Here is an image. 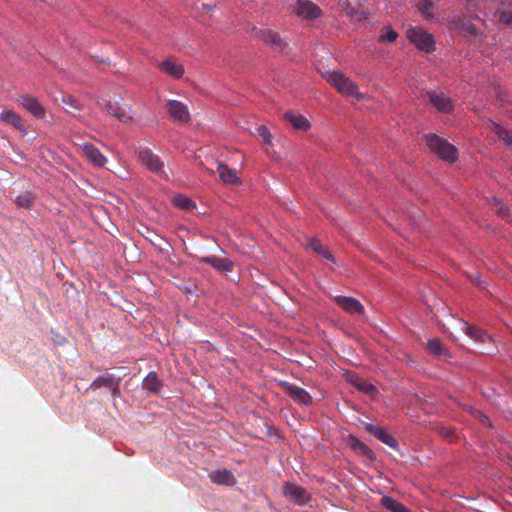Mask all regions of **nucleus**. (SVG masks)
<instances>
[{
	"instance_id": "obj_23",
	"label": "nucleus",
	"mask_w": 512,
	"mask_h": 512,
	"mask_svg": "<svg viewBox=\"0 0 512 512\" xmlns=\"http://www.w3.org/2000/svg\"><path fill=\"white\" fill-rule=\"evenodd\" d=\"M61 103L66 106L64 108L65 111L74 117H78L76 112H79L83 109V105L80 103V101L70 94H62Z\"/></svg>"
},
{
	"instance_id": "obj_16",
	"label": "nucleus",
	"mask_w": 512,
	"mask_h": 512,
	"mask_svg": "<svg viewBox=\"0 0 512 512\" xmlns=\"http://www.w3.org/2000/svg\"><path fill=\"white\" fill-rule=\"evenodd\" d=\"M209 478L217 485L234 486L236 484L235 476L227 469L213 470L209 473Z\"/></svg>"
},
{
	"instance_id": "obj_12",
	"label": "nucleus",
	"mask_w": 512,
	"mask_h": 512,
	"mask_svg": "<svg viewBox=\"0 0 512 512\" xmlns=\"http://www.w3.org/2000/svg\"><path fill=\"white\" fill-rule=\"evenodd\" d=\"M166 108L169 115L180 123H185L189 120L190 114L185 104L177 100H169L166 103Z\"/></svg>"
},
{
	"instance_id": "obj_19",
	"label": "nucleus",
	"mask_w": 512,
	"mask_h": 512,
	"mask_svg": "<svg viewBox=\"0 0 512 512\" xmlns=\"http://www.w3.org/2000/svg\"><path fill=\"white\" fill-rule=\"evenodd\" d=\"M203 263H207L211 265L213 268H215L218 271L222 272H230L232 271L233 265L232 262L227 258H219L216 256H208L203 257L200 260Z\"/></svg>"
},
{
	"instance_id": "obj_2",
	"label": "nucleus",
	"mask_w": 512,
	"mask_h": 512,
	"mask_svg": "<svg viewBox=\"0 0 512 512\" xmlns=\"http://www.w3.org/2000/svg\"><path fill=\"white\" fill-rule=\"evenodd\" d=\"M426 144L429 149L437 154L441 159L454 162L457 160V150L450 143L444 141L437 135H426Z\"/></svg>"
},
{
	"instance_id": "obj_26",
	"label": "nucleus",
	"mask_w": 512,
	"mask_h": 512,
	"mask_svg": "<svg viewBox=\"0 0 512 512\" xmlns=\"http://www.w3.org/2000/svg\"><path fill=\"white\" fill-rule=\"evenodd\" d=\"M308 247L322 258L335 263V258L332 252L328 248L322 246L318 239H311L308 243Z\"/></svg>"
},
{
	"instance_id": "obj_1",
	"label": "nucleus",
	"mask_w": 512,
	"mask_h": 512,
	"mask_svg": "<svg viewBox=\"0 0 512 512\" xmlns=\"http://www.w3.org/2000/svg\"><path fill=\"white\" fill-rule=\"evenodd\" d=\"M326 78L329 84L342 95L355 98L359 101L365 99L364 94L359 92L357 84L343 73L338 71L329 72Z\"/></svg>"
},
{
	"instance_id": "obj_14",
	"label": "nucleus",
	"mask_w": 512,
	"mask_h": 512,
	"mask_svg": "<svg viewBox=\"0 0 512 512\" xmlns=\"http://www.w3.org/2000/svg\"><path fill=\"white\" fill-rule=\"evenodd\" d=\"M366 431L374 435L377 439H379L384 444L388 445L393 449H398V441L397 439L389 434L384 428L375 426L373 424H367L365 427Z\"/></svg>"
},
{
	"instance_id": "obj_9",
	"label": "nucleus",
	"mask_w": 512,
	"mask_h": 512,
	"mask_svg": "<svg viewBox=\"0 0 512 512\" xmlns=\"http://www.w3.org/2000/svg\"><path fill=\"white\" fill-rule=\"evenodd\" d=\"M283 494L298 505H303L310 500L309 494L303 487L291 482L284 484Z\"/></svg>"
},
{
	"instance_id": "obj_35",
	"label": "nucleus",
	"mask_w": 512,
	"mask_h": 512,
	"mask_svg": "<svg viewBox=\"0 0 512 512\" xmlns=\"http://www.w3.org/2000/svg\"><path fill=\"white\" fill-rule=\"evenodd\" d=\"M174 203L177 207L187 211L192 210L196 207V204L192 199L182 195L175 196Z\"/></svg>"
},
{
	"instance_id": "obj_44",
	"label": "nucleus",
	"mask_w": 512,
	"mask_h": 512,
	"mask_svg": "<svg viewBox=\"0 0 512 512\" xmlns=\"http://www.w3.org/2000/svg\"><path fill=\"white\" fill-rule=\"evenodd\" d=\"M445 430V436L450 437L452 435V431L444 429Z\"/></svg>"
},
{
	"instance_id": "obj_32",
	"label": "nucleus",
	"mask_w": 512,
	"mask_h": 512,
	"mask_svg": "<svg viewBox=\"0 0 512 512\" xmlns=\"http://www.w3.org/2000/svg\"><path fill=\"white\" fill-rule=\"evenodd\" d=\"M427 349L429 350L430 353H432L436 356H441V355L447 354L446 348L443 346V344L437 338L430 339L428 341Z\"/></svg>"
},
{
	"instance_id": "obj_18",
	"label": "nucleus",
	"mask_w": 512,
	"mask_h": 512,
	"mask_svg": "<svg viewBox=\"0 0 512 512\" xmlns=\"http://www.w3.org/2000/svg\"><path fill=\"white\" fill-rule=\"evenodd\" d=\"M217 171L219 174V178L225 184L229 185H240L241 180L238 177V171L235 168H229L224 163H220L217 166Z\"/></svg>"
},
{
	"instance_id": "obj_11",
	"label": "nucleus",
	"mask_w": 512,
	"mask_h": 512,
	"mask_svg": "<svg viewBox=\"0 0 512 512\" xmlns=\"http://www.w3.org/2000/svg\"><path fill=\"white\" fill-rule=\"evenodd\" d=\"M427 97L430 103L440 112L449 113L453 110L454 104L450 97L442 92L430 91L427 92Z\"/></svg>"
},
{
	"instance_id": "obj_7",
	"label": "nucleus",
	"mask_w": 512,
	"mask_h": 512,
	"mask_svg": "<svg viewBox=\"0 0 512 512\" xmlns=\"http://www.w3.org/2000/svg\"><path fill=\"white\" fill-rule=\"evenodd\" d=\"M280 386L293 401L306 406L312 403V397L305 389L286 381L281 382Z\"/></svg>"
},
{
	"instance_id": "obj_20",
	"label": "nucleus",
	"mask_w": 512,
	"mask_h": 512,
	"mask_svg": "<svg viewBox=\"0 0 512 512\" xmlns=\"http://www.w3.org/2000/svg\"><path fill=\"white\" fill-rule=\"evenodd\" d=\"M159 67L163 72L173 78H181L184 74V67L172 59H166L162 61L159 64Z\"/></svg>"
},
{
	"instance_id": "obj_28",
	"label": "nucleus",
	"mask_w": 512,
	"mask_h": 512,
	"mask_svg": "<svg viewBox=\"0 0 512 512\" xmlns=\"http://www.w3.org/2000/svg\"><path fill=\"white\" fill-rule=\"evenodd\" d=\"M354 378L355 379H351V382L359 391L365 392L370 395H373L377 392V388L373 384L363 380L356 374L354 375Z\"/></svg>"
},
{
	"instance_id": "obj_33",
	"label": "nucleus",
	"mask_w": 512,
	"mask_h": 512,
	"mask_svg": "<svg viewBox=\"0 0 512 512\" xmlns=\"http://www.w3.org/2000/svg\"><path fill=\"white\" fill-rule=\"evenodd\" d=\"M345 14L353 22H362L367 19V15L364 10L356 8L352 5L345 11Z\"/></svg>"
},
{
	"instance_id": "obj_38",
	"label": "nucleus",
	"mask_w": 512,
	"mask_h": 512,
	"mask_svg": "<svg viewBox=\"0 0 512 512\" xmlns=\"http://www.w3.org/2000/svg\"><path fill=\"white\" fill-rule=\"evenodd\" d=\"M398 34L393 29L389 28L385 34H381L379 36L380 42H389L393 43L397 40Z\"/></svg>"
},
{
	"instance_id": "obj_24",
	"label": "nucleus",
	"mask_w": 512,
	"mask_h": 512,
	"mask_svg": "<svg viewBox=\"0 0 512 512\" xmlns=\"http://www.w3.org/2000/svg\"><path fill=\"white\" fill-rule=\"evenodd\" d=\"M142 386H143V389H146V390L152 392L155 395H159L160 394L159 390L163 386V383L158 378L157 373L154 372V371H151L144 378Z\"/></svg>"
},
{
	"instance_id": "obj_42",
	"label": "nucleus",
	"mask_w": 512,
	"mask_h": 512,
	"mask_svg": "<svg viewBox=\"0 0 512 512\" xmlns=\"http://www.w3.org/2000/svg\"><path fill=\"white\" fill-rule=\"evenodd\" d=\"M476 416L480 419V421L483 423V424H488L489 423V419L486 415H484L481 411H477L476 412Z\"/></svg>"
},
{
	"instance_id": "obj_41",
	"label": "nucleus",
	"mask_w": 512,
	"mask_h": 512,
	"mask_svg": "<svg viewBox=\"0 0 512 512\" xmlns=\"http://www.w3.org/2000/svg\"><path fill=\"white\" fill-rule=\"evenodd\" d=\"M119 385H120V382H116L115 386H112L109 388L113 398H116L120 394Z\"/></svg>"
},
{
	"instance_id": "obj_29",
	"label": "nucleus",
	"mask_w": 512,
	"mask_h": 512,
	"mask_svg": "<svg viewBox=\"0 0 512 512\" xmlns=\"http://www.w3.org/2000/svg\"><path fill=\"white\" fill-rule=\"evenodd\" d=\"M492 201L495 213L502 217L503 219L507 220L508 222H511L512 214L510 212V209L507 206H505L498 198L494 197Z\"/></svg>"
},
{
	"instance_id": "obj_22",
	"label": "nucleus",
	"mask_w": 512,
	"mask_h": 512,
	"mask_svg": "<svg viewBox=\"0 0 512 512\" xmlns=\"http://www.w3.org/2000/svg\"><path fill=\"white\" fill-rule=\"evenodd\" d=\"M284 119L288 121L293 126V128L297 130L307 131L310 129L311 126L307 118L301 114L286 112L284 114Z\"/></svg>"
},
{
	"instance_id": "obj_34",
	"label": "nucleus",
	"mask_w": 512,
	"mask_h": 512,
	"mask_svg": "<svg viewBox=\"0 0 512 512\" xmlns=\"http://www.w3.org/2000/svg\"><path fill=\"white\" fill-rule=\"evenodd\" d=\"M34 201V197L31 192L24 191L15 197V203L23 208H30Z\"/></svg>"
},
{
	"instance_id": "obj_5",
	"label": "nucleus",
	"mask_w": 512,
	"mask_h": 512,
	"mask_svg": "<svg viewBox=\"0 0 512 512\" xmlns=\"http://www.w3.org/2000/svg\"><path fill=\"white\" fill-rule=\"evenodd\" d=\"M293 11L306 20H314L322 15L320 7L310 0H297Z\"/></svg>"
},
{
	"instance_id": "obj_8",
	"label": "nucleus",
	"mask_w": 512,
	"mask_h": 512,
	"mask_svg": "<svg viewBox=\"0 0 512 512\" xmlns=\"http://www.w3.org/2000/svg\"><path fill=\"white\" fill-rule=\"evenodd\" d=\"M125 369V367L118 368V370L122 372L120 374L105 372L90 384L89 389L97 390L102 387L109 389L110 387L115 386L116 382H121L122 378L126 375L124 373Z\"/></svg>"
},
{
	"instance_id": "obj_21",
	"label": "nucleus",
	"mask_w": 512,
	"mask_h": 512,
	"mask_svg": "<svg viewBox=\"0 0 512 512\" xmlns=\"http://www.w3.org/2000/svg\"><path fill=\"white\" fill-rule=\"evenodd\" d=\"M262 39L266 43L271 44L274 49L279 52H284L287 48V42L284 41L277 33L271 30L262 31Z\"/></svg>"
},
{
	"instance_id": "obj_17",
	"label": "nucleus",
	"mask_w": 512,
	"mask_h": 512,
	"mask_svg": "<svg viewBox=\"0 0 512 512\" xmlns=\"http://www.w3.org/2000/svg\"><path fill=\"white\" fill-rule=\"evenodd\" d=\"M0 119L9 125H12L15 129L20 131L23 135L27 134V129L23 123V120L19 114L12 110H3L0 113Z\"/></svg>"
},
{
	"instance_id": "obj_4",
	"label": "nucleus",
	"mask_w": 512,
	"mask_h": 512,
	"mask_svg": "<svg viewBox=\"0 0 512 512\" xmlns=\"http://www.w3.org/2000/svg\"><path fill=\"white\" fill-rule=\"evenodd\" d=\"M136 154L139 161L145 165L150 171L157 175L164 174L163 167L164 163L160 158L147 147L139 146L136 149Z\"/></svg>"
},
{
	"instance_id": "obj_36",
	"label": "nucleus",
	"mask_w": 512,
	"mask_h": 512,
	"mask_svg": "<svg viewBox=\"0 0 512 512\" xmlns=\"http://www.w3.org/2000/svg\"><path fill=\"white\" fill-rule=\"evenodd\" d=\"M467 333L471 338L480 342H485L486 338H488V334L477 327H468Z\"/></svg>"
},
{
	"instance_id": "obj_45",
	"label": "nucleus",
	"mask_w": 512,
	"mask_h": 512,
	"mask_svg": "<svg viewBox=\"0 0 512 512\" xmlns=\"http://www.w3.org/2000/svg\"><path fill=\"white\" fill-rule=\"evenodd\" d=\"M203 6H204L206 9H208V10H211V9L214 7V5H210V4H203Z\"/></svg>"
},
{
	"instance_id": "obj_40",
	"label": "nucleus",
	"mask_w": 512,
	"mask_h": 512,
	"mask_svg": "<svg viewBox=\"0 0 512 512\" xmlns=\"http://www.w3.org/2000/svg\"><path fill=\"white\" fill-rule=\"evenodd\" d=\"M335 1L337 3L338 8L343 12H345L351 6V3L349 2V0H335Z\"/></svg>"
},
{
	"instance_id": "obj_31",
	"label": "nucleus",
	"mask_w": 512,
	"mask_h": 512,
	"mask_svg": "<svg viewBox=\"0 0 512 512\" xmlns=\"http://www.w3.org/2000/svg\"><path fill=\"white\" fill-rule=\"evenodd\" d=\"M493 131L497 135L499 140L503 141L507 147L512 149V135L508 130L501 127L497 123H493Z\"/></svg>"
},
{
	"instance_id": "obj_3",
	"label": "nucleus",
	"mask_w": 512,
	"mask_h": 512,
	"mask_svg": "<svg viewBox=\"0 0 512 512\" xmlns=\"http://www.w3.org/2000/svg\"><path fill=\"white\" fill-rule=\"evenodd\" d=\"M408 39L419 49L429 53L435 48V40L432 34L421 27H411L407 30Z\"/></svg>"
},
{
	"instance_id": "obj_27",
	"label": "nucleus",
	"mask_w": 512,
	"mask_h": 512,
	"mask_svg": "<svg viewBox=\"0 0 512 512\" xmlns=\"http://www.w3.org/2000/svg\"><path fill=\"white\" fill-rule=\"evenodd\" d=\"M381 504L384 508L392 512H409L405 505L390 496H383Z\"/></svg>"
},
{
	"instance_id": "obj_10",
	"label": "nucleus",
	"mask_w": 512,
	"mask_h": 512,
	"mask_svg": "<svg viewBox=\"0 0 512 512\" xmlns=\"http://www.w3.org/2000/svg\"><path fill=\"white\" fill-rule=\"evenodd\" d=\"M18 101L20 102L21 106L24 109L29 111L37 119L45 118L46 110L42 106V104L38 101L37 98H35L29 94H25V95L20 96Z\"/></svg>"
},
{
	"instance_id": "obj_39",
	"label": "nucleus",
	"mask_w": 512,
	"mask_h": 512,
	"mask_svg": "<svg viewBox=\"0 0 512 512\" xmlns=\"http://www.w3.org/2000/svg\"><path fill=\"white\" fill-rule=\"evenodd\" d=\"M258 134L262 137L263 141L266 144H270L272 140V135L268 131L267 127L264 125H261L257 128Z\"/></svg>"
},
{
	"instance_id": "obj_13",
	"label": "nucleus",
	"mask_w": 512,
	"mask_h": 512,
	"mask_svg": "<svg viewBox=\"0 0 512 512\" xmlns=\"http://www.w3.org/2000/svg\"><path fill=\"white\" fill-rule=\"evenodd\" d=\"M333 300L347 313L362 314L364 312L363 305L353 297L337 295L333 297Z\"/></svg>"
},
{
	"instance_id": "obj_30",
	"label": "nucleus",
	"mask_w": 512,
	"mask_h": 512,
	"mask_svg": "<svg viewBox=\"0 0 512 512\" xmlns=\"http://www.w3.org/2000/svg\"><path fill=\"white\" fill-rule=\"evenodd\" d=\"M418 9L427 20L434 18L435 5L431 0H419Z\"/></svg>"
},
{
	"instance_id": "obj_37",
	"label": "nucleus",
	"mask_w": 512,
	"mask_h": 512,
	"mask_svg": "<svg viewBox=\"0 0 512 512\" xmlns=\"http://www.w3.org/2000/svg\"><path fill=\"white\" fill-rule=\"evenodd\" d=\"M498 20L505 26H512V11L501 10L498 12Z\"/></svg>"
},
{
	"instance_id": "obj_6",
	"label": "nucleus",
	"mask_w": 512,
	"mask_h": 512,
	"mask_svg": "<svg viewBox=\"0 0 512 512\" xmlns=\"http://www.w3.org/2000/svg\"><path fill=\"white\" fill-rule=\"evenodd\" d=\"M106 110L122 123H129L132 120L131 110L122 100H110L106 104Z\"/></svg>"
},
{
	"instance_id": "obj_43",
	"label": "nucleus",
	"mask_w": 512,
	"mask_h": 512,
	"mask_svg": "<svg viewBox=\"0 0 512 512\" xmlns=\"http://www.w3.org/2000/svg\"><path fill=\"white\" fill-rule=\"evenodd\" d=\"M470 281L477 286H481V283H482L479 275L470 276Z\"/></svg>"
},
{
	"instance_id": "obj_25",
	"label": "nucleus",
	"mask_w": 512,
	"mask_h": 512,
	"mask_svg": "<svg viewBox=\"0 0 512 512\" xmlns=\"http://www.w3.org/2000/svg\"><path fill=\"white\" fill-rule=\"evenodd\" d=\"M348 443L358 454L365 456L369 460H373L375 458L374 452L357 437L350 436Z\"/></svg>"
},
{
	"instance_id": "obj_15",
	"label": "nucleus",
	"mask_w": 512,
	"mask_h": 512,
	"mask_svg": "<svg viewBox=\"0 0 512 512\" xmlns=\"http://www.w3.org/2000/svg\"><path fill=\"white\" fill-rule=\"evenodd\" d=\"M82 151L89 161L97 167H103L107 159L101 151L92 143L85 142L82 144Z\"/></svg>"
}]
</instances>
